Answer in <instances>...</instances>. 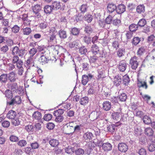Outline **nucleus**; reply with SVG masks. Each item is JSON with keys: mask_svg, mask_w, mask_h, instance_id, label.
Segmentation results:
<instances>
[{"mask_svg": "<svg viewBox=\"0 0 155 155\" xmlns=\"http://www.w3.org/2000/svg\"><path fill=\"white\" fill-rule=\"evenodd\" d=\"M10 125V123L8 121H4L2 123V126L4 127H8Z\"/></svg>", "mask_w": 155, "mask_h": 155, "instance_id": "69168bd1", "label": "nucleus"}, {"mask_svg": "<svg viewBox=\"0 0 155 155\" xmlns=\"http://www.w3.org/2000/svg\"><path fill=\"white\" fill-rule=\"evenodd\" d=\"M80 30L76 27L71 28V34L74 36L78 35L80 33Z\"/></svg>", "mask_w": 155, "mask_h": 155, "instance_id": "2f4dec72", "label": "nucleus"}, {"mask_svg": "<svg viewBox=\"0 0 155 155\" xmlns=\"http://www.w3.org/2000/svg\"><path fill=\"white\" fill-rule=\"evenodd\" d=\"M138 153L140 155H146L147 154V151L144 148H141L138 151Z\"/></svg>", "mask_w": 155, "mask_h": 155, "instance_id": "13d9d810", "label": "nucleus"}, {"mask_svg": "<svg viewBox=\"0 0 155 155\" xmlns=\"http://www.w3.org/2000/svg\"><path fill=\"white\" fill-rule=\"evenodd\" d=\"M148 150L150 152H153L155 150V144H150L148 147Z\"/></svg>", "mask_w": 155, "mask_h": 155, "instance_id": "774afa93", "label": "nucleus"}, {"mask_svg": "<svg viewBox=\"0 0 155 155\" xmlns=\"http://www.w3.org/2000/svg\"><path fill=\"white\" fill-rule=\"evenodd\" d=\"M123 84L125 85H128L130 81L129 76L127 74L124 75L123 76Z\"/></svg>", "mask_w": 155, "mask_h": 155, "instance_id": "473e14b6", "label": "nucleus"}, {"mask_svg": "<svg viewBox=\"0 0 155 155\" xmlns=\"http://www.w3.org/2000/svg\"><path fill=\"white\" fill-rule=\"evenodd\" d=\"M116 125L114 124H110L107 127V130L108 131L113 133L116 130Z\"/></svg>", "mask_w": 155, "mask_h": 155, "instance_id": "c85d7f7f", "label": "nucleus"}, {"mask_svg": "<svg viewBox=\"0 0 155 155\" xmlns=\"http://www.w3.org/2000/svg\"><path fill=\"white\" fill-rule=\"evenodd\" d=\"M33 61V58L29 57L25 63V66L26 67H30L29 65L31 64Z\"/></svg>", "mask_w": 155, "mask_h": 155, "instance_id": "58836bf2", "label": "nucleus"}, {"mask_svg": "<svg viewBox=\"0 0 155 155\" xmlns=\"http://www.w3.org/2000/svg\"><path fill=\"white\" fill-rule=\"evenodd\" d=\"M71 104L69 103H63L59 105V106L60 107L61 109L64 110H68L71 108Z\"/></svg>", "mask_w": 155, "mask_h": 155, "instance_id": "f8f14e48", "label": "nucleus"}, {"mask_svg": "<svg viewBox=\"0 0 155 155\" xmlns=\"http://www.w3.org/2000/svg\"><path fill=\"white\" fill-rule=\"evenodd\" d=\"M137 60V57L134 56L132 57L130 60V64L131 68L134 70L136 69L139 65V63Z\"/></svg>", "mask_w": 155, "mask_h": 155, "instance_id": "423d86ee", "label": "nucleus"}, {"mask_svg": "<svg viewBox=\"0 0 155 155\" xmlns=\"http://www.w3.org/2000/svg\"><path fill=\"white\" fill-rule=\"evenodd\" d=\"M127 67V64L125 60H122L119 62L118 68L120 71L122 72L124 71Z\"/></svg>", "mask_w": 155, "mask_h": 155, "instance_id": "1a4fd4ad", "label": "nucleus"}, {"mask_svg": "<svg viewBox=\"0 0 155 155\" xmlns=\"http://www.w3.org/2000/svg\"><path fill=\"white\" fill-rule=\"evenodd\" d=\"M73 122L67 124L64 127V129L67 134H70L74 132V126Z\"/></svg>", "mask_w": 155, "mask_h": 155, "instance_id": "39448f33", "label": "nucleus"}, {"mask_svg": "<svg viewBox=\"0 0 155 155\" xmlns=\"http://www.w3.org/2000/svg\"><path fill=\"white\" fill-rule=\"evenodd\" d=\"M122 79L120 76L117 75L114 78V85L117 87L121 83Z\"/></svg>", "mask_w": 155, "mask_h": 155, "instance_id": "2eb2a0df", "label": "nucleus"}, {"mask_svg": "<svg viewBox=\"0 0 155 155\" xmlns=\"http://www.w3.org/2000/svg\"><path fill=\"white\" fill-rule=\"evenodd\" d=\"M97 54H92L89 57V60L90 63H95L98 60V57L97 56Z\"/></svg>", "mask_w": 155, "mask_h": 155, "instance_id": "412c9836", "label": "nucleus"}, {"mask_svg": "<svg viewBox=\"0 0 155 155\" xmlns=\"http://www.w3.org/2000/svg\"><path fill=\"white\" fill-rule=\"evenodd\" d=\"M87 8L88 7L86 4H83L81 6L80 10L82 12L85 13L86 12Z\"/></svg>", "mask_w": 155, "mask_h": 155, "instance_id": "052dcab7", "label": "nucleus"}, {"mask_svg": "<svg viewBox=\"0 0 155 155\" xmlns=\"http://www.w3.org/2000/svg\"><path fill=\"white\" fill-rule=\"evenodd\" d=\"M58 35L60 38L64 39L67 37V34L66 31L64 29H60L58 32Z\"/></svg>", "mask_w": 155, "mask_h": 155, "instance_id": "b1692460", "label": "nucleus"}, {"mask_svg": "<svg viewBox=\"0 0 155 155\" xmlns=\"http://www.w3.org/2000/svg\"><path fill=\"white\" fill-rule=\"evenodd\" d=\"M138 28V25L136 24H133L129 26V29L130 31L133 32L136 31Z\"/></svg>", "mask_w": 155, "mask_h": 155, "instance_id": "a19ab883", "label": "nucleus"}, {"mask_svg": "<svg viewBox=\"0 0 155 155\" xmlns=\"http://www.w3.org/2000/svg\"><path fill=\"white\" fill-rule=\"evenodd\" d=\"M88 97H85L81 98L80 101V103L81 105H85L88 103Z\"/></svg>", "mask_w": 155, "mask_h": 155, "instance_id": "e433bc0d", "label": "nucleus"}, {"mask_svg": "<svg viewBox=\"0 0 155 155\" xmlns=\"http://www.w3.org/2000/svg\"><path fill=\"white\" fill-rule=\"evenodd\" d=\"M5 96L8 99H12L13 97V94L10 90H6L5 93Z\"/></svg>", "mask_w": 155, "mask_h": 155, "instance_id": "c756f323", "label": "nucleus"}, {"mask_svg": "<svg viewBox=\"0 0 155 155\" xmlns=\"http://www.w3.org/2000/svg\"><path fill=\"white\" fill-rule=\"evenodd\" d=\"M133 33L130 31H127L125 34L126 38L127 39H130L133 37Z\"/></svg>", "mask_w": 155, "mask_h": 155, "instance_id": "680f3d73", "label": "nucleus"}, {"mask_svg": "<svg viewBox=\"0 0 155 155\" xmlns=\"http://www.w3.org/2000/svg\"><path fill=\"white\" fill-rule=\"evenodd\" d=\"M91 51L93 54H98L100 52L99 47L96 44L92 45L91 48Z\"/></svg>", "mask_w": 155, "mask_h": 155, "instance_id": "dca6fc26", "label": "nucleus"}, {"mask_svg": "<svg viewBox=\"0 0 155 155\" xmlns=\"http://www.w3.org/2000/svg\"><path fill=\"white\" fill-rule=\"evenodd\" d=\"M126 9L125 6L123 4L119 5L117 8L116 7V11L118 14H121L123 13Z\"/></svg>", "mask_w": 155, "mask_h": 155, "instance_id": "9b49d317", "label": "nucleus"}, {"mask_svg": "<svg viewBox=\"0 0 155 155\" xmlns=\"http://www.w3.org/2000/svg\"><path fill=\"white\" fill-rule=\"evenodd\" d=\"M88 81V77L87 75L84 74L82 75V77L81 83L84 85L87 84Z\"/></svg>", "mask_w": 155, "mask_h": 155, "instance_id": "f704fd0d", "label": "nucleus"}, {"mask_svg": "<svg viewBox=\"0 0 155 155\" xmlns=\"http://www.w3.org/2000/svg\"><path fill=\"white\" fill-rule=\"evenodd\" d=\"M84 31L86 33L90 34L93 32V30L91 26L90 25H89L86 26Z\"/></svg>", "mask_w": 155, "mask_h": 155, "instance_id": "c03bdc74", "label": "nucleus"}, {"mask_svg": "<svg viewBox=\"0 0 155 155\" xmlns=\"http://www.w3.org/2000/svg\"><path fill=\"white\" fill-rule=\"evenodd\" d=\"M9 139L11 141L15 142L18 141L19 140L18 138V137L13 135L10 136Z\"/></svg>", "mask_w": 155, "mask_h": 155, "instance_id": "bf43d9fd", "label": "nucleus"}, {"mask_svg": "<svg viewBox=\"0 0 155 155\" xmlns=\"http://www.w3.org/2000/svg\"><path fill=\"white\" fill-rule=\"evenodd\" d=\"M32 10L34 13L36 15V16L35 17L38 18V16L39 14V5L38 4L35 5V6L33 7Z\"/></svg>", "mask_w": 155, "mask_h": 155, "instance_id": "4c0bfd02", "label": "nucleus"}, {"mask_svg": "<svg viewBox=\"0 0 155 155\" xmlns=\"http://www.w3.org/2000/svg\"><path fill=\"white\" fill-rule=\"evenodd\" d=\"M143 122L146 124H149L151 123V120L150 118L147 116H145L143 118Z\"/></svg>", "mask_w": 155, "mask_h": 155, "instance_id": "a18cd8bd", "label": "nucleus"}, {"mask_svg": "<svg viewBox=\"0 0 155 155\" xmlns=\"http://www.w3.org/2000/svg\"><path fill=\"white\" fill-rule=\"evenodd\" d=\"M79 53L81 54H86L87 52V49L84 46L81 47L79 50Z\"/></svg>", "mask_w": 155, "mask_h": 155, "instance_id": "8fccbe9b", "label": "nucleus"}, {"mask_svg": "<svg viewBox=\"0 0 155 155\" xmlns=\"http://www.w3.org/2000/svg\"><path fill=\"white\" fill-rule=\"evenodd\" d=\"M49 143L52 147H56L59 144L58 140L55 139H51L49 141Z\"/></svg>", "mask_w": 155, "mask_h": 155, "instance_id": "cd10ccee", "label": "nucleus"}, {"mask_svg": "<svg viewBox=\"0 0 155 155\" xmlns=\"http://www.w3.org/2000/svg\"><path fill=\"white\" fill-rule=\"evenodd\" d=\"M111 15H109L106 18L105 22L107 24H110L113 20V18Z\"/></svg>", "mask_w": 155, "mask_h": 155, "instance_id": "5fc2aeb1", "label": "nucleus"}, {"mask_svg": "<svg viewBox=\"0 0 155 155\" xmlns=\"http://www.w3.org/2000/svg\"><path fill=\"white\" fill-rule=\"evenodd\" d=\"M16 115V113L14 110H10L7 114V118L9 119H14Z\"/></svg>", "mask_w": 155, "mask_h": 155, "instance_id": "f3484780", "label": "nucleus"}, {"mask_svg": "<svg viewBox=\"0 0 155 155\" xmlns=\"http://www.w3.org/2000/svg\"><path fill=\"white\" fill-rule=\"evenodd\" d=\"M37 50L35 48L31 49L29 51V54H30V57L33 58V56L36 53Z\"/></svg>", "mask_w": 155, "mask_h": 155, "instance_id": "de8ad7c7", "label": "nucleus"}, {"mask_svg": "<svg viewBox=\"0 0 155 155\" xmlns=\"http://www.w3.org/2000/svg\"><path fill=\"white\" fill-rule=\"evenodd\" d=\"M8 46L5 45L3 46L1 48V51L3 53H6L8 50Z\"/></svg>", "mask_w": 155, "mask_h": 155, "instance_id": "338daca9", "label": "nucleus"}, {"mask_svg": "<svg viewBox=\"0 0 155 155\" xmlns=\"http://www.w3.org/2000/svg\"><path fill=\"white\" fill-rule=\"evenodd\" d=\"M122 109L120 108H119L117 111L114 112L112 113L111 114L112 117L116 123H117L121 120L120 117L122 116Z\"/></svg>", "mask_w": 155, "mask_h": 155, "instance_id": "20e7f679", "label": "nucleus"}, {"mask_svg": "<svg viewBox=\"0 0 155 155\" xmlns=\"http://www.w3.org/2000/svg\"><path fill=\"white\" fill-rule=\"evenodd\" d=\"M31 32V30L30 28L26 27L23 29V32L24 35H29Z\"/></svg>", "mask_w": 155, "mask_h": 155, "instance_id": "79ce46f5", "label": "nucleus"}, {"mask_svg": "<svg viewBox=\"0 0 155 155\" xmlns=\"http://www.w3.org/2000/svg\"><path fill=\"white\" fill-rule=\"evenodd\" d=\"M53 9V7L49 5H46L44 8V12L47 14L50 13Z\"/></svg>", "mask_w": 155, "mask_h": 155, "instance_id": "7c9ffc66", "label": "nucleus"}, {"mask_svg": "<svg viewBox=\"0 0 155 155\" xmlns=\"http://www.w3.org/2000/svg\"><path fill=\"white\" fill-rule=\"evenodd\" d=\"M52 5L54 9L57 10L61 8V3L59 2L54 1L52 3Z\"/></svg>", "mask_w": 155, "mask_h": 155, "instance_id": "5701e85b", "label": "nucleus"}, {"mask_svg": "<svg viewBox=\"0 0 155 155\" xmlns=\"http://www.w3.org/2000/svg\"><path fill=\"white\" fill-rule=\"evenodd\" d=\"M64 110L61 109H58L55 110L53 113L55 117V121L57 122H61L64 119L63 115Z\"/></svg>", "mask_w": 155, "mask_h": 155, "instance_id": "f257e3e1", "label": "nucleus"}, {"mask_svg": "<svg viewBox=\"0 0 155 155\" xmlns=\"http://www.w3.org/2000/svg\"><path fill=\"white\" fill-rule=\"evenodd\" d=\"M0 82L2 84H5L7 81L8 76L7 74H3L0 76Z\"/></svg>", "mask_w": 155, "mask_h": 155, "instance_id": "a878e982", "label": "nucleus"}, {"mask_svg": "<svg viewBox=\"0 0 155 155\" xmlns=\"http://www.w3.org/2000/svg\"><path fill=\"white\" fill-rule=\"evenodd\" d=\"M111 107V103L108 101H104L103 104V108L106 111L110 110Z\"/></svg>", "mask_w": 155, "mask_h": 155, "instance_id": "a211bd4d", "label": "nucleus"}, {"mask_svg": "<svg viewBox=\"0 0 155 155\" xmlns=\"http://www.w3.org/2000/svg\"><path fill=\"white\" fill-rule=\"evenodd\" d=\"M102 147L104 151H109L111 149L112 146L110 143H106L103 144Z\"/></svg>", "mask_w": 155, "mask_h": 155, "instance_id": "393cba45", "label": "nucleus"}, {"mask_svg": "<svg viewBox=\"0 0 155 155\" xmlns=\"http://www.w3.org/2000/svg\"><path fill=\"white\" fill-rule=\"evenodd\" d=\"M125 52V48L119 49L117 51V53L118 56L119 57H121L124 55V53Z\"/></svg>", "mask_w": 155, "mask_h": 155, "instance_id": "49530a36", "label": "nucleus"}, {"mask_svg": "<svg viewBox=\"0 0 155 155\" xmlns=\"http://www.w3.org/2000/svg\"><path fill=\"white\" fill-rule=\"evenodd\" d=\"M25 51V49H19L18 46H16L13 48L12 54L13 55H17L20 57H23Z\"/></svg>", "mask_w": 155, "mask_h": 155, "instance_id": "7ed1b4c3", "label": "nucleus"}, {"mask_svg": "<svg viewBox=\"0 0 155 155\" xmlns=\"http://www.w3.org/2000/svg\"><path fill=\"white\" fill-rule=\"evenodd\" d=\"M154 131L150 127H149L146 128L144 130L145 134L148 137H151L153 135Z\"/></svg>", "mask_w": 155, "mask_h": 155, "instance_id": "6ab92c4d", "label": "nucleus"}, {"mask_svg": "<svg viewBox=\"0 0 155 155\" xmlns=\"http://www.w3.org/2000/svg\"><path fill=\"white\" fill-rule=\"evenodd\" d=\"M137 12L139 13H141L145 11V6L143 5H138L136 8Z\"/></svg>", "mask_w": 155, "mask_h": 155, "instance_id": "72a5a7b5", "label": "nucleus"}, {"mask_svg": "<svg viewBox=\"0 0 155 155\" xmlns=\"http://www.w3.org/2000/svg\"><path fill=\"white\" fill-rule=\"evenodd\" d=\"M137 83V87L139 88L143 87L145 89L148 88V85L147 82L146 81H142L138 80Z\"/></svg>", "mask_w": 155, "mask_h": 155, "instance_id": "4be33fe9", "label": "nucleus"}, {"mask_svg": "<svg viewBox=\"0 0 155 155\" xmlns=\"http://www.w3.org/2000/svg\"><path fill=\"white\" fill-rule=\"evenodd\" d=\"M40 59L41 61L40 62L42 63V64L47 63L49 60L48 54L46 52L44 51V52H41L40 53Z\"/></svg>", "mask_w": 155, "mask_h": 155, "instance_id": "0eeeda50", "label": "nucleus"}, {"mask_svg": "<svg viewBox=\"0 0 155 155\" xmlns=\"http://www.w3.org/2000/svg\"><path fill=\"white\" fill-rule=\"evenodd\" d=\"M22 100L19 96H16L12 98L11 100H7V106L13 105L14 104L19 105L21 103Z\"/></svg>", "mask_w": 155, "mask_h": 155, "instance_id": "f03ea898", "label": "nucleus"}, {"mask_svg": "<svg viewBox=\"0 0 155 155\" xmlns=\"http://www.w3.org/2000/svg\"><path fill=\"white\" fill-rule=\"evenodd\" d=\"M145 51V49L144 47H141L137 51V54L139 57L143 55Z\"/></svg>", "mask_w": 155, "mask_h": 155, "instance_id": "bb28decb", "label": "nucleus"}, {"mask_svg": "<svg viewBox=\"0 0 155 155\" xmlns=\"http://www.w3.org/2000/svg\"><path fill=\"white\" fill-rule=\"evenodd\" d=\"M20 27L17 25H15L12 28V31L16 33L18 32L20 30Z\"/></svg>", "mask_w": 155, "mask_h": 155, "instance_id": "3c124183", "label": "nucleus"}, {"mask_svg": "<svg viewBox=\"0 0 155 155\" xmlns=\"http://www.w3.org/2000/svg\"><path fill=\"white\" fill-rule=\"evenodd\" d=\"M52 117V116L51 114H45L44 117V119L46 121H48L51 119Z\"/></svg>", "mask_w": 155, "mask_h": 155, "instance_id": "4d7b16f0", "label": "nucleus"}, {"mask_svg": "<svg viewBox=\"0 0 155 155\" xmlns=\"http://www.w3.org/2000/svg\"><path fill=\"white\" fill-rule=\"evenodd\" d=\"M93 134L89 132H87L85 133L83 136V138L85 141H87L91 140L92 139Z\"/></svg>", "mask_w": 155, "mask_h": 155, "instance_id": "4468645a", "label": "nucleus"}, {"mask_svg": "<svg viewBox=\"0 0 155 155\" xmlns=\"http://www.w3.org/2000/svg\"><path fill=\"white\" fill-rule=\"evenodd\" d=\"M117 15L115 14L113 16V18H114L113 19V24L114 25H120L121 23L120 20L119 19H117Z\"/></svg>", "mask_w": 155, "mask_h": 155, "instance_id": "c9c22d12", "label": "nucleus"}, {"mask_svg": "<svg viewBox=\"0 0 155 155\" xmlns=\"http://www.w3.org/2000/svg\"><path fill=\"white\" fill-rule=\"evenodd\" d=\"M84 150L81 148H79L76 150L75 151V154L77 155H83L84 153Z\"/></svg>", "mask_w": 155, "mask_h": 155, "instance_id": "6e6d98bb", "label": "nucleus"}, {"mask_svg": "<svg viewBox=\"0 0 155 155\" xmlns=\"http://www.w3.org/2000/svg\"><path fill=\"white\" fill-rule=\"evenodd\" d=\"M27 144L26 140H20L18 142L17 144L21 147L25 146Z\"/></svg>", "mask_w": 155, "mask_h": 155, "instance_id": "09e8293b", "label": "nucleus"}, {"mask_svg": "<svg viewBox=\"0 0 155 155\" xmlns=\"http://www.w3.org/2000/svg\"><path fill=\"white\" fill-rule=\"evenodd\" d=\"M107 8L108 11L110 13L114 12L115 10H116V6L112 3H109L107 6Z\"/></svg>", "mask_w": 155, "mask_h": 155, "instance_id": "aec40b11", "label": "nucleus"}, {"mask_svg": "<svg viewBox=\"0 0 155 155\" xmlns=\"http://www.w3.org/2000/svg\"><path fill=\"white\" fill-rule=\"evenodd\" d=\"M84 18L85 21H87L88 22H90L93 19V16L88 14L85 15Z\"/></svg>", "mask_w": 155, "mask_h": 155, "instance_id": "ea45409f", "label": "nucleus"}, {"mask_svg": "<svg viewBox=\"0 0 155 155\" xmlns=\"http://www.w3.org/2000/svg\"><path fill=\"white\" fill-rule=\"evenodd\" d=\"M55 127V125L52 123H48L47 124V127L50 130H52Z\"/></svg>", "mask_w": 155, "mask_h": 155, "instance_id": "e2e57ef3", "label": "nucleus"}, {"mask_svg": "<svg viewBox=\"0 0 155 155\" xmlns=\"http://www.w3.org/2000/svg\"><path fill=\"white\" fill-rule=\"evenodd\" d=\"M140 38L138 37H135L132 40V44L135 45H137L140 41Z\"/></svg>", "mask_w": 155, "mask_h": 155, "instance_id": "603ef678", "label": "nucleus"}, {"mask_svg": "<svg viewBox=\"0 0 155 155\" xmlns=\"http://www.w3.org/2000/svg\"><path fill=\"white\" fill-rule=\"evenodd\" d=\"M25 129L28 132L31 134L34 130L36 131L38 130L39 129V123L36 124L34 127L31 125L26 126L25 127Z\"/></svg>", "mask_w": 155, "mask_h": 155, "instance_id": "6e6552de", "label": "nucleus"}, {"mask_svg": "<svg viewBox=\"0 0 155 155\" xmlns=\"http://www.w3.org/2000/svg\"><path fill=\"white\" fill-rule=\"evenodd\" d=\"M118 148L120 151L125 152L128 150V146L125 143H121L118 144Z\"/></svg>", "mask_w": 155, "mask_h": 155, "instance_id": "ddd939ff", "label": "nucleus"}, {"mask_svg": "<svg viewBox=\"0 0 155 155\" xmlns=\"http://www.w3.org/2000/svg\"><path fill=\"white\" fill-rule=\"evenodd\" d=\"M13 57L12 58V63L14 64H16L20 59L18 56L16 55H13Z\"/></svg>", "mask_w": 155, "mask_h": 155, "instance_id": "0e129e2a", "label": "nucleus"}, {"mask_svg": "<svg viewBox=\"0 0 155 155\" xmlns=\"http://www.w3.org/2000/svg\"><path fill=\"white\" fill-rule=\"evenodd\" d=\"M7 86L8 88L11 89L13 91L17 92L18 90V86L16 83H8L7 84Z\"/></svg>", "mask_w": 155, "mask_h": 155, "instance_id": "9d476101", "label": "nucleus"}, {"mask_svg": "<svg viewBox=\"0 0 155 155\" xmlns=\"http://www.w3.org/2000/svg\"><path fill=\"white\" fill-rule=\"evenodd\" d=\"M146 23L147 21L145 19L143 18H142L140 20L138 23L137 25L138 26L140 27H143L144 26Z\"/></svg>", "mask_w": 155, "mask_h": 155, "instance_id": "37998d69", "label": "nucleus"}, {"mask_svg": "<svg viewBox=\"0 0 155 155\" xmlns=\"http://www.w3.org/2000/svg\"><path fill=\"white\" fill-rule=\"evenodd\" d=\"M127 97L125 93H123L121 94L119 96V99L121 101H125L127 99Z\"/></svg>", "mask_w": 155, "mask_h": 155, "instance_id": "864d4df0", "label": "nucleus"}]
</instances>
